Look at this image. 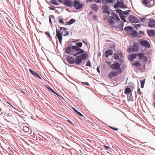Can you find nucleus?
Wrapping results in <instances>:
<instances>
[{
    "label": "nucleus",
    "instance_id": "obj_1",
    "mask_svg": "<svg viewBox=\"0 0 155 155\" xmlns=\"http://www.w3.org/2000/svg\"><path fill=\"white\" fill-rule=\"evenodd\" d=\"M65 52L67 54L73 55L76 56L84 52L83 49L74 46H68L65 49Z\"/></svg>",
    "mask_w": 155,
    "mask_h": 155
},
{
    "label": "nucleus",
    "instance_id": "obj_2",
    "mask_svg": "<svg viewBox=\"0 0 155 155\" xmlns=\"http://www.w3.org/2000/svg\"><path fill=\"white\" fill-rule=\"evenodd\" d=\"M107 20L109 25L112 28H116L117 21H120L119 17L115 13H114L113 16H108Z\"/></svg>",
    "mask_w": 155,
    "mask_h": 155
},
{
    "label": "nucleus",
    "instance_id": "obj_3",
    "mask_svg": "<svg viewBox=\"0 0 155 155\" xmlns=\"http://www.w3.org/2000/svg\"><path fill=\"white\" fill-rule=\"evenodd\" d=\"M81 54L78 56L75 60V63L77 65H79L81 63L82 61L86 60L88 58V54L86 53Z\"/></svg>",
    "mask_w": 155,
    "mask_h": 155
},
{
    "label": "nucleus",
    "instance_id": "obj_4",
    "mask_svg": "<svg viewBox=\"0 0 155 155\" xmlns=\"http://www.w3.org/2000/svg\"><path fill=\"white\" fill-rule=\"evenodd\" d=\"M60 30H58L56 29V36L59 40L60 43L61 45L62 41V34L63 31H66L67 30L66 28L64 27H60Z\"/></svg>",
    "mask_w": 155,
    "mask_h": 155
},
{
    "label": "nucleus",
    "instance_id": "obj_5",
    "mask_svg": "<svg viewBox=\"0 0 155 155\" xmlns=\"http://www.w3.org/2000/svg\"><path fill=\"white\" fill-rule=\"evenodd\" d=\"M111 68L114 70H118L117 72L119 74H121L122 72L121 69L120 68V65L118 62L112 64L111 65Z\"/></svg>",
    "mask_w": 155,
    "mask_h": 155
},
{
    "label": "nucleus",
    "instance_id": "obj_6",
    "mask_svg": "<svg viewBox=\"0 0 155 155\" xmlns=\"http://www.w3.org/2000/svg\"><path fill=\"white\" fill-rule=\"evenodd\" d=\"M138 44L137 42L134 43L132 47H131L129 48L128 51L129 52L132 51L137 52L138 50Z\"/></svg>",
    "mask_w": 155,
    "mask_h": 155
},
{
    "label": "nucleus",
    "instance_id": "obj_7",
    "mask_svg": "<svg viewBox=\"0 0 155 155\" xmlns=\"http://www.w3.org/2000/svg\"><path fill=\"white\" fill-rule=\"evenodd\" d=\"M102 9L103 10V13H106L107 15L110 14L111 10L108 6L106 5L103 6Z\"/></svg>",
    "mask_w": 155,
    "mask_h": 155
},
{
    "label": "nucleus",
    "instance_id": "obj_8",
    "mask_svg": "<svg viewBox=\"0 0 155 155\" xmlns=\"http://www.w3.org/2000/svg\"><path fill=\"white\" fill-rule=\"evenodd\" d=\"M129 19L130 21L134 23H137L140 21L138 18L132 15H130L129 16Z\"/></svg>",
    "mask_w": 155,
    "mask_h": 155
},
{
    "label": "nucleus",
    "instance_id": "obj_9",
    "mask_svg": "<svg viewBox=\"0 0 155 155\" xmlns=\"http://www.w3.org/2000/svg\"><path fill=\"white\" fill-rule=\"evenodd\" d=\"M63 4L68 7H71L73 6V2L71 0H64Z\"/></svg>",
    "mask_w": 155,
    "mask_h": 155
},
{
    "label": "nucleus",
    "instance_id": "obj_10",
    "mask_svg": "<svg viewBox=\"0 0 155 155\" xmlns=\"http://www.w3.org/2000/svg\"><path fill=\"white\" fill-rule=\"evenodd\" d=\"M118 72H117V71H111L109 74L108 76L112 81L114 80L112 79L113 78H114L116 76L118 75Z\"/></svg>",
    "mask_w": 155,
    "mask_h": 155
},
{
    "label": "nucleus",
    "instance_id": "obj_11",
    "mask_svg": "<svg viewBox=\"0 0 155 155\" xmlns=\"http://www.w3.org/2000/svg\"><path fill=\"white\" fill-rule=\"evenodd\" d=\"M140 43L143 46L147 48H149L150 47L149 42L145 40H142L140 41Z\"/></svg>",
    "mask_w": 155,
    "mask_h": 155
},
{
    "label": "nucleus",
    "instance_id": "obj_12",
    "mask_svg": "<svg viewBox=\"0 0 155 155\" xmlns=\"http://www.w3.org/2000/svg\"><path fill=\"white\" fill-rule=\"evenodd\" d=\"M148 26L150 28H153L155 26V21L154 19H150L148 23Z\"/></svg>",
    "mask_w": 155,
    "mask_h": 155
},
{
    "label": "nucleus",
    "instance_id": "obj_13",
    "mask_svg": "<svg viewBox=\"0 0 155 155\" xmlns=\"http://www.w3.org/2000/svg\"><path fill=\"white\" fill-rule=\"evenodd\" d=\"M29 71L34 76L40 79H41V77L35 71H33L31 69H29Z\"/></svg>",
    "mask_w": 155,
    "mask_h": 155
},
{
    "label": "nucleus",
    "instance_id": "obj_14",
    "mask_svg": "<svg viewBox=\"0 0 155 155\" xmlns=\"http://www.w3.org/2000/svg\"><path fill=\"white\" fill-rule=\"evenodd\" d=\"M67 60L70 64H72L75 63V60L73 58L68 56L67 58Z\"/></svg>",
    "mask_w": 155,
    "mask_h": 155
},
{
    "label": "nucleus",
    "instance_id": "obj_15",
    "mask_svg": "<svg viewBox=\"0 0 155 155\" xmlns=\"http://www.w3.org/2000/svg\"><path fill=\"white\" fill-rule=\"evenodd\" d=\"M113 54L112 50L109 49L105 51L104 55L106 58H107L109 55H111Z\"/></svg>",
    "mask_w": 155,
    "mask_h": 155
},
{
    "label": "nucleus",
    "instance_id": "obj_16",
    "mask_svg": "<svg viewBox=\"0 0 155 155\" xmlns=\"http://www.w3.org/2000/svg\"><path fill=\"white\" fill-rule=\"evenodd\" d=\"M132 65L136 68H139L141 66V64L138 61H137L134 62L133 63Z\"/></svg>",
    "mask_w": 155,
    "mask_h": 155
},
{
    "label": "nucleus",
    "instance_id": "obj_17",
    "mask_svg": "<svg viewBox=\"0 0 155 155\" xmlns=\"http://www.w3.org/2000/svg\"><path fill=\"white\" fill-rule=\"evenodd\" d=\"M91 8L95 12H97L98 11L97 6L95 4H93L91 6Z\"/></svg>",
    "mask_w": 155,
    "mask_h": 155
},
{
    "label": "nucleus",
    "instance_id": "obj_18",
    "mask_svg": "<svg viewBox=\"0 0 155 155\" xmlns=\"http://www.w3.org/2000/svg\"><path fill=\"white\" fill-rule=\"evenodd\" d=\"M148 35L151 37L153 36L154 35V33L153 30H149L147 31Z\"/></svg>",
    "mask_w": 155,
    "mask_h": 155
},
{
    "label": "nucleus",
    "instance_id": "obj_19",
    "mask_svg": "<svg viewBox=\"0 0 155 155\" xmlns=\"http://www.w3.org/2000/svg\"><path fill=\"white\" fill-rule=\"evenodd\" d=\"M137 54L135 53L131 54L129 58V60L131 61H133V59L137 57Z\"/></svg>",
    "mask_w": 155,
    "mask_h": 155
},
{
    "label": "nucleus",
    "instance_id": "obj_20",
    "mask_svg": "<svg viewBox=\"0 0 155 155\" xmlns=\"http://www.w3.org/2000/svg\"><path fill=\"white\" fill-rule=\"evenodd\" d=\"M78 41H79V40H77L75 41H73V42H75L76 43V45H74V46H77V47H78L79 48H80L82 47V43L81 42H79L76 43Z\"/></svg>",
    "mask_w": 155,
    "mask_h": 155
},
{
    "label": "nucleus",
    "instance_id": "obj_21",
    "mask_svg": "<svg viewBox=\"0 0 155 155\" xmlns=\"http://www.w3.org/2000/svg\"><path fill=\"white\" fill-rule=\"evenodd\" d=\"M124 30L126 31H130L133 30V28L130 26H126L124 28Z\"/></svg>",
    "mask_w": 155,
    "mask_h": 155
},
{
    "label": "nucleus",
    "instance_id": "obj_22",
    "mask_svg": "<svg viewBox=\"0 0 155 155\" xmlns=\"http://www.w3.org/2000/svg\"><path fill=\"white\" fill-rule=\"evenodd\" d=\"M137 55L138 56L139 60L141 61L142 59L143 58H145V56L143 53H141L139 54H137Z\"/></svg>",
    "mask_w": 155,
    "mask_h": 155
},
{
    "label": "nucleus",
    "instance_id": "obj_23",
    "mask_svg": "<svg viewBox=\"0 0 155 155\" xmlns=\"http://www.w3.org/2000/svg\"><path fill=\"white\" fill-rule=\"evenodd\" d=\"M123 27V26L122 25H116V29L117 31H121L122 30V28Z\"/></svg>",
    "mask_w": 155,
    "mask_h": 155
},
{
    "label": "nucleus",
    "instance_id": "obj_24",
    "mask_svg": "<svg viewBox=\"0 0 155 155\" xmlns=\"http://www.w3.org/2000/svg\"><path fill=\"white\" fill-rule=\"evenodd\" d=\"M22 129L25 132H28L29 130V128L26 126H23Z\"/></svg>",
    "mask_w": 155,
    "mask_h": 155
},
{
    "label": "nucleus",
    "instance_id": "obj_25",
    "mask_svg": "<svg viewBox=\"0 0 155 155\" xmlns=\"http://www.w3.org/2000/svg\"><path fill=\"white\" fill-rule=\"evenodd\" d=\"M76 21V20L74 19H71L69 21L67 22V24L68 25H71L73 23L75 22Z\"/></svg>",
    "mask_w": 155,
    "mask_h": 155
},
{
    "label": "nucleus",
    "instance_id": "obj_26",
    "mask_svg": "<svg viewBox=\"0 0 155 155\" xmlns=\"http://www.w3.org/2000/svg\"><path fill=\"white\" fill-rule=\"evenodd\" d=\"M79 2L78 0H74L73 2V5L75 8L77 5L79 4Z\"/></svg>",
    "mask_w": 155,
    "mask_h": 155
},
{
    "label": "nucleus",
    "instance_id": "obj_27",
    "mask_svg": "<svg viewBox=\"0 0 155 155\" xmlns=\"http://www.w3.org/2000/svg\"><path fill=\"white\" fill-rule=\"evenodd\" d=\"M115 1V0H103L102 2L104 3L105 2H106L107 1L110 3H112Z\"/></svg>",
    "mask_w": 155,
    "mask_h": 155
},
{
    "label": "nucleus",
    "instance_id": "obj_28",
    "mask_svg": "<svg viewBox=\"0 0 155 155\" xmlns=\"http://www.w3.org/2000/svg\"><path fill=\"white\" fill-rule=\"evenodd\" d=\"M83 7V5L82 4H79L77 5V6L75 8L76 9L78 10L82 8Z\"/></svg>",
    "mask_w": 155,
    "mask_h": 155
},
{
    "label": "nucleus",
    "instance_id": "obj_29",
    "mask_svg": "<svg viewBox=\"0 0 155 155\" xmlns=\"http://www.w3.org/2000/svg\"><path fill=\"white\" fill-rule=\"evenodd\" d=\"M10 119L12 121V124L15 125V120H16V118H14L13 117L11 116V118H10Z\"/></svg>",
    "mask_w": 155,
    "mask_h": 155
},
{
    "label": "nucleus",
    "instance_id": "obj_30",
    "mask_svg": "<svg viewBox=\"0 0 155 155\" xmlns=\"http://www.w3.org/2000/svg\"><path fill=\"white\" fill-rule=\"evenodd\" d=\"M73 109L74 110L75 112H76L77 114H78L79 115L81 116H83L82 114L80 112L77 110L75 109V108L73 107Z\"/></svg>",
    "mask_w": 155,
    "mask_h": 155
},
{
    "label": "nucleus",
    "instance_id": "obj_31",
    "mask_svg": "<svg viewBox=\"0 0 155 155\" xmlns=\"http://www.w3.org/2000/svg\"><path fill=\"white\" fill-rule=\"evenodd\" d=\"M137 33L136 31L134 30L133 32L130 34L131 36L133 37H134L137 35Z\"/></svg>",
    "mask_w": 155,
    "mask_h": 155
},
{
    "label": "nucleus",
    "instance_id": "obj_32",
    "mask_svg": "<svg viewBox=\"0 0 155 155\" xmlns=\"http://www.w3.org/2000/svg\"><path fill=\"white\" fill-rule=\"evenodd\" d=\"M51 3L55 5H58L59 4L55 0H51Z\"/></svg>",
    "mask_w": 155,
    "mask_h": 155
},
{
    "label": "nucleus",
    "instance_id": "obj_33",
    "mask_svg": "<svg viewBox=\"0 0 155 155\" xmlns=\"http://www.w3.org/2000/svg\"><path fill=\"white\" fill-rule=\"evenodd\" d=\"M131 91V89L128 87H127L125 89V93L126 94L129 93Z\"/></svg>",
    "mask_w": 155,
    "mask_h": 155
},
{
    "label": "nucleus",
    "instance_id": "obj_34",
    "mask_svg": "<svg viewBox=\"0 0 155 155\" xmlns=\"http://www.w3.org/2000/svg\"><path fill=\"white\" fill-rule=\"evenodd\" d=\"M10 105L12 107V108L10 107V110H11L12 111H14L15 113H16V111H17V110L15 108L13 107V106L11 104H10Z\"/></svg>",
    "mask_w": 155,
    "mask_h": 155
},
{
    "label": "nucleus",
    "instance_id": "obj_35",
    "mask_svg": "<svg viewBox=\"0 0 155 155\" xmlns=\"http://www.w3.org/2000/svg\"><path fill=\"white\" fill-rule=\"evenodd\" d=\"M120 17L121 19L122 20H123L124 22H126V21H125V18L122 14H120Z\"/></svg>",
    "mask_w": 155,
    "mask_h": 155
},
{
    "label": "nucleus",
    "instance_id": "obj_36",
    "mask_svg": "<svg viewBox=\"0 0 155 155\" xmlns=\"http://www.w3.org/2000/svg\"><path fill=\"white\" fill-rule=\"evenodd\" d=\"M86 66L91 67V64L90 61L89 60H88L85 65Z\"/></svg>",
    "mask_w": 155,
    "mask_h": 155
},
{
    "label": "nucleus",
    "instance_id": "obj_37",
    "mask_svg": "<svg viewBox=\"0 0 155 155\" xmlns=\"http://www.w3.org/2000/svg\"><path fill=\"white\" fill-rule=\"evenodd\" d=\"M59 19L58 20V22L62 24H64V20L63 18H59Z\"/></svg>",
    "mask_w": 155,
    "mask_h": 155
},
{
    "label": "nucleus",
    "instance_id": "obj_38",
    "mask_svg": "<svg viewBox=\"0 0 155 155\" xmlns=\"http://www.w3.org/2000/svg\"><path fill=\"white\" fill-rule=\"evenodd\" d=\"M145 80H143L142 81H140V83L141 85V87L142 88L143 87V86L144 85V84L145 83Z\"/></svg>",
    "mask_w": 155,
    "mask_h": 155
},
{
    "label": "nucleus",
    "instance_id": "obj_39",
    "mask_svg": "<svg viewBox=\"0 0 155 155\" xmlns=\"http://www.w3.org/2000/svg\"><path fill=\"white\" fill-rule=\"evenodd\" d=\"M114 58L116 60H117L119 59V57L118 55L116 53H114Z\"/></svg>",
    "mask_w": 155,
    "mask_h": 155
},
{
    "label": "nucleus",
    "instance_id": "obj_40",
    "mask_svg": "<svg viewBox=\"0 0 155 155\" xmlns=\"http://www.w3.org/2000/svg\"><path fill=\"white\" fill-rule=\"evenodd\" d=\"M148 1L147 0H143V2L146 6H147L148 5Z\"/></svg>",
    "mask_w": 155,
    "mask_h": 155
},
{
    "label": "nucleus",
    "instance_id": "obj_41",
    "mask_svg": "<svg viewBox=\"0 0 155 155\" xmlns=\"http://www.w3.org/2000/svg\"><path fill=\"white\" fill-rule=\"evenodd\" d=\"M45 34L46 35H47L50 38H51L52 37L49 34V33L48 31H46L45 32Z\"/></svg>",
    "mask_w": 155,
    "mask_h": 155
},
{
    "label": "nucleus",
    "instance_id": "obj_42",
    "mask_svg": "<svg viewBox=\"0 0 155 155\" xmlns=\"http://www.w3.org/2000/svg\"><path fill=\"white\" fill-rule=\"evenodd\" d=\"M51 18L53 19H54V16L53 15H51L49 17V22L51 23H52L51 19Z\"/></svg>",
    "mask_w": 155,
    "mask_h": 155
},
{
    "label": "nucleus",
    "instance_id": "obj_43",
    "mask_svg": "<svg viewBox=\"0 0 155 155\" xmlns=\"http://www.w3.org/2000/svg\"><path fill=\"white\" fill-rule=\"evenodd\" d=\"M129 12V10H127L125 11H124L123 12V14L124 15H127L128 14V12Z\"/></svg>",
    "mask_w": 155,
    "mask_h": 155
},
{
    "label": "nucleus",
    "instance_id": "obj_44",
    "mask_svg": "<svg viewBox=\"0 0 155 155\" xmlns=\"http://www.w3.org/2000/svg\"><path fill=\"white\" fill-rule=\"evenodd\" d=\"M69 34V33L68 31H66L65 33L63 34V36H65L67 35H68Z\"/></svg>",
    "mask_w": 155,
    "mask_h": 155
},
{
    "label": "nucleus",
    "instance_id": "obj_45",
    "mask_svg": "<svg viewBox=\"0 0 155 155\" xmlns=\"http://www.w3.org/2000/svg\"><path fill=\"white\" fill-rule=\"evenodd\" d=\"M9 116V113H5V118H7V119H6V120H7V117Z\"/></svg>",
    "mask_w": 155,
    "mask_h": 155
},
{
    "label": "nucleus",
    "instance_id": "obj_46",
    "mask_svg": "<svg viewBox=\"0 0 155 155\" xmlns=\"http://www.w3.org/2000/svg\"><path fill=\"white\" fill-rule=\"evenodd\" d=\"M3 103L5 105H8V106H9V105H10L9 102L6 101H5Z\"/></svg>",
    "mask_w": 155,
    "mask_h": 155
},
{
    "label": "nucleus",
    "instance_id": "obj_47",
    "mask_svg": "<svg viewBox=\"0 0 155 155\" xmlns=\"http://www.w3.org/2000/svg\"><path fill=\"white\" fill-rule=\"evenodd\" d=\"M116 11L117 12L119 13V15L121 14H122V11L121 9H119L118 10H117Z\"/></svg>",
    "mask_w": 155,
    "mask_h": 155
},
{
    "label": "nucleus",
    "instance_id": "obj_48",
    "mask_svg": "<svg viewBox=\"0 0 155 155\" xmlns=\"http://www.w3.org/2000/svg\"><path fill=\"white\" fill-rule=\"evenodd\" d=\"M145 58H143L142 59V60L141 61H147V57H146L145 56Z\"/></svg>",
    "mask_w": 155,
    "mask_h": 155
},
{
    "label": "nucleus",
    "instance_id": "obj_49",
    "mask_svg": "<svg viewBox=\"0 0 155 155\" xmlns=\"http://www.w3.org/2000/svg\"><path fill=\"white\" fill-rule=\"evenodd\" d=\"M110 127L112 129H113L114 130L117 131L118 130V128H114L112 127Z\"/></svg>",
    "mask_w": 155,
    "mask_h": 155
},
{
    "label": "nucleus",
    "instance_id": "obj_50",
    "mask_svg": "<svg viewBox=\"0 0 155 155\" xmlns=\"http://www.w3.org/2000/svg\"><path fill=\"white\" fill-rule=\"evenodd\" d=\"M93 19L96 21H97V16L96 15H94L93 16Z\"/></svg>",
    "mask_w": 155,
    "mask_h": 155
},
{
    "label": "nucleus",
    "instance_id": "obj_51",
    "mask_svg": "<svg viewBox=\"0 0 155 155\" xmlns=\"http://www.w3.org/2000/svg\"><path fill=\"white\" fill-rule=\"evenodd\" d=\"M50 91H51V92H53V93H54V94H56L57 95H58V94L55 92L51 88L49 90Z\"/></svg>",
    "mask_w": 155,
    "mask_h": 155
},
{
    "label": "nucleus",
    "instance_id": "obj_52",
    "mask_svg": "<svg viewBox=\"0 0 155 155\" xmlns=\"http://www.w3.org/2000/svg\"><path fill=\"white\" fill-rule=\"evenodd\" d=\"M120 7L122 8H123L124 6H125V5L123 3H122L120 4Z\"/></svg>",
    "mask_w": 155,
    "mask_h": 155
},
{
    "label": "nucleus",
    "instance_id": "obj_53",
    "mask_svg": "<svg viewBox=\"0 0 155 155\" xmlns=\"http://www.w3.org/2000/svg\"><path fill=\"white\" fill-rule=\"evenodd\" d=\"M140 19H141V20L142 21H144L145 20V19H146V18H140Z\"/></svg>",
    "mask_w": 155,
    "mask_h": 155
},
{
    "label": "nucleus",
    "instance_id": "obj_54",
    "mask_svg": "<svg viewBox=\"0 0 155 155\" xmlns=\"http://www.w3.org/2000/svg\"><path fill=\"white\" fill-rule=\"evenodd\" d=\"M83 84L84 85H89V84L88 82H83Z\"/></svg>",
    "mask_w": 155,
    "mask_h": 155
},
{
    "label": "nucleus",
    "instance_id": "obj_55",
    "mask_svg": "<svg viewBox=\"0 0 155 155\" xmlns=\"http://www.w3.org/2000/svg\"><path fill=\"white\" fill-rule=\"evenodd\" d=\"M140 26H141V25L140 24H138L136 25V28H138L140 27Z\"/></svg>",
    "mask_w": 155,
    "mask_h": 155
},
{
    "label": "nucleus",
    "instance_id": "obj_56",
    "mask_svg": "<svg viewBox=\"0 0 155 155\" xmlns=\"http://www.w3.org/2000/svg\"><path fill=\"white\" fill-rule=\"evenodd\" d=\"M104 147L107 150H108L109 148V147L108 146L104 145Z\"/></svg>",
    "mask_w": 155,
    "mask_h": 155
},
{
    "label": "nucleus",
    "instance_id": "obj_57",
    "mask_svg": "<svg viewBox=\"0 0 155 155\" xmlns=\"http://www.w3.org/2000/svg\"><path fill=\"white\" fill-rule=\"evenodd\" d=\"M49 8L50 9L52 10H54V6H51Z\"/></svg>",
    "mask_w": 155,
    "mask_h": 155
},
{
    "label": "nucleus",
    "instance_id": "obj_58",
    "mask_svg": "<svg viewBox=\"0 0 155 155\" xmlns=\"http://www.w3.org/2000/svg\"><path fill=\"white\" fill-rule=\"evenodd\" d=\"M86 45H87V43L84 40H83L82 41Z\"/></svg>",
    "mask_w": 155,
    "mask_h": 155
},
{
    "label": "nucleus",
    "instance_id": "obj_59",
    "mask_svg": "<svg viewBox=\"0 0 155 155\" xmlns=\"http://www.w3.org/2000/svg\"><path fill=\"white\" fill-rule=\"evenodd\" d=\"M138 92L139 95L141 94V92L140 91V89L139 87L138 88Z\"/></svg>",
    "mask_w": 155,
    "mask_h": 155
},
{
    "label": "nucleus",
    "instance_id": "obj_60",
    "mask_svg": "<svg viewBox=\"0 0 155 155\" xmlns=\"http://www.w3.org/2000/svg\"><path fill=\"white\" fill-rule=\"evenodd\" d=\"M118 5L117 4H116L114 5V8H117V7H118Z\"/></svg>",
    "mask_w": 155,
    "mask_h": 155
},
{
    "label": "nucleus",
    "instance_id": "obj_61",
    "mask_svg": "<svg viewBox=\"0 0 155 155\" xmlns=\"http://www.w3.org/2000/svg\"><path fill=\"white\" fill-rule=\"evenodd\" d=\"M139 34L140 35H141V34H143L144 33H143V31H139Z\"/></svg>",
    "mask_w": 155,
    "mask_h": 155
},
{
    "label": "nucleus",
    "instance_id": "obj_62",
    "mask_svg": "<svg viewBox=\"0 0 155 155\" xmlns=\"http://www.w3.org/2000/svg\"><path fill=\"white\" fill-rule=\"evenodd\" d=\"M101 0H97L96 2L97 3H100V2H101Z\"/></svg>",
    "mask_w": 155,
    "mask_h": 155
},
{
    "label": "nucleus",
    "instance_id": "obj_63",
    "mask_svg": "<svg viewBox=\"0 0 155 155\" xmlns=\"http://www.w3.org/2000/svg\"><path fill=\"white\" fill-rule=\"evenodd\" d=\"M131 97L132 98V99L133 98V97H129V98H128V99H129V100H130L133 101V99H131Z\"/></svg>",
    "mask_w": 155,
    "mask_h": 155
},
{
    "label": "nucleus",
    "instance_id": "obj_64",
    "mask_svg": "<svg viewBox=\"0 0 155 155\" xmlns=\"http://www.w3.org/2000/svg\"><path fill=\"white\" fill-rule=\"evenodd\" d=\"M119 61L120 62V63H121L123 61L122 59H120L119 60Z\"/></svg>",
    "mask_w": 155,
    "mask_h": 155
}]
</instances>
